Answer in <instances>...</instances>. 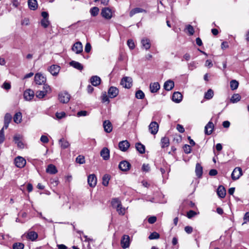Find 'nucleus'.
Returning <instances> with one entry per match:
<instances>
[{
	"label": "nucleus",
	"mask_w": 249,
	"mask_h": 249,
	"mask_svg": "<svg viewBox=\"0 0 249 249\" xmlns=\"http://www.w3.org/2000/svg\"><path fill=\"white\" fill-rule=\"evenodd\" d=\"M112 206L116 209V211L119 214L124 215L125 213V209L122 205L121 202L117 198H114L111 201Z\"/></svg>",
	"instance_id": "1"
},
{
	"label": "nucleus",
	"mask_w": 249,
	"mask_h": 249,
	"mask_svg": "<svg viewBox=\"0 0 249 249\" xmlns=\"http://www.w3.org/2000/svg\"><path fill=\"white\" fill-rule=\"evenodd\" d=\"M51 91V89L48 85H44L43 90L36 91V96L39 99L43 98L47 93H50Z\"/></svg>",
	"instance_id": "2"
},
{
	"label": "nucleus",
	"mask_w": 249,
	"mask_h": 249,
	"mask_svg": "<svg viewBox=\"0 0 249 249\" xmlns=\"http://www.w3.org/2000/svg\"><path fill=\"white\" fill-rule=\"evenodd\" d=\"M120 84L124 88L129 89L132 86V79L130 77H124L122 79Z\"/></svg>",
	"instance_id": "3"
},
{
	"label": "nucleus",
	"mask_w": 249,
	"mask_h": 249,
	"mask_svg": "<svg viewBox=\"0 0 249 249\" xmlns=\"http://www.w3.org/2000/svg\"><path fill=\"white\" fill-rule=\"evenodd\" d=\"M71 96L67 92H61L58 94L59 101L63 104H66L69 102Z\"/></svg>",
	"instance_id": "4"
},
{
	"label": "nucleus",
	"mask_w": 249,
	"mask_h": 249,
	"mask_svg": "<svg viewBox=\"0 0 249 249\" xmlns=\"http://www.w3.org/2000/svg\"><path fill=\"white\" fill-rule=\"evenodd\" d=\"M101 16L106 19H110L112 17V10L108 7L102 8L101 12Z\"/></svg>",
	"instance_id": "5"
},
{
	"label": "nucleus",
	"mask_w": 249,
	"mask_h": 249,
	"mask_svg": "<svg viewBox=\"0 0 249 249\" xmlns=\"http://www.w3.org/2000/svg\"><path fill=\"white\" fill-rule=\"evenodd\" d=\"M46 81V78L42 74L37 73L35 74V81L37 85H46L45 83Z\"/></svg>",
	"instance_id": "6"
},
{
	"label": "nucleus",
	"mask_w": 249,
	"mask_h": 249,
	"mask_svg": "<svg viewBox=\"0 0 249 249\" xmlns=\"http://www.w3.org/2000/svg\"><path fill=\"white\" fill-rule=\"evenodd\" d=\"M242 175V170L240 167H236L233 170L231 177L232 180L238 179Z\"/></svg>",
	"instance_id": "7"
},
{
	"label": "nucleus",
	"mask_w": 249,
	"mask_h": 249,
	"mask_svg": "<svg viewBox=\"0 0 249 249\" xmlns=\"http://www.w3.org/2000/svg\"><path fill=\"white\" fill-rule=\"evenodd\" d=\"M26 160L20 156H18L15 159V163L17 167L23 168L26 165Z\"/></svg>",
	"instance_id": "8"
},
{
	"label": "nucleus",
	"mask_w": 249,
	"mask_h": 249,
	"mask_svg": "<svg viewBox=\"0 0 249 249\" xmlns=\"http://www.w3.org/2000/svg\"><path fill=\"white\" fill-rule=\"evenodd\" d=\"M159 127V124L156 122H152L149 125L148 129L151 134L155 135L158 131Z\"/></svg>",
	"instance_id": "9"
},
{
	"label": "nucleus",
	"mask_w": 249,
	"mask_h": 249,
	"mask_svg": "<svg viewBox=\"0 0 249 249\" xmlns=\"http://www.w3.org/2000/svg\"><path fill=\"white\" fill-rule=\"evenodd\" d=\"M131 167L130 163L126 160H123L120 162L119 164V169L122 171H128Z\"/></svg>",
	"instance_id": "10"
},
{
	"label": "nucleus",
	"mask_w": 249,
	"mask_h": 249,
	"mask_svg": "<svg viewBox=\"0 0 249 249\" xmlns=\"http://www.w3.org/2000/svg\"><path fill=\"white\" fill-rule=\"evenodd\" d=\"M130 238L127 235H124L121 240V245L123 249H126L129 246Z\"/></svg>",
	"instance_id": "11"
},
{
	"label": "nucleus",
	"mask_w": 249,
	"mask_h": 249,
	"mask_svg": "<svg viewBox=\"0 0 249 249\" xmlns=\"http://www.w3.org/2000/svg\"><path fill=\"white\" fill-rule=\"evenodd\" d=\"M72 50L76 53H80L83 51V45L81 42L78 41L75 43L72 47Z\"/></svg>",
	"instance_id": "12"
},
{
	"label": "nucleus",
	"mask_w": 249,
	"mask_h": 249,
	"mask_svg": "<svg viewBox=\"0 0 249 249\" xmlns=\"http://www.w3.org/2000/svg\"><path fill=\"white\" fill-rule=\"evenodd\" d=\"M88 182L89 185L91 187H94L96 186L97 178L95 175L91 174L88 176Z\"/></svg>",
	"instance_id": "13"
},
{
	"label": "nucleus",
	"mask_w": 249,
	"mask_h": 249,
	"mask_svg": "<svg viewBox=\"0 0 249 249\" xmlns=\"http://www.w3.org/2000/svg\"><path fill=\"white\" fill-rule=\"evenodd\" d=\"M130 146L129 142L126 141H123L119 143V149L123 152L126 151Z\"/></svg>",
	"instance_id": "14"
},
{
	"label": "nucleus",
	"mask_w": 249,
	"mask_h": 249,
	"mask_svg": "<svg viewBox=\"0 0 249 249\" xmlns=\"http://www.w3.org/2000/svg\"><path fill=\"white\" fill-rule=\"evenodd\" d=\"M24 97L26 100H31L35 95L34 91L30 89L26 90L24 92Z\"/></svg>",
	"instance_id": "15"
},
{
	"label": "nucleus",
	"mask_w": 249,
	"mask_h": 249,
	"mask_svg": "<svg viewBox=\"0 0 249 249\" xmlns=\"http://www.w3.org/2000/svg\"><path fill=\"white\" fill-rule=\"evenodd\" d=\"M119 93L118 89L115 87H111L108 90L109 97L111 98L116 97Z\"/></svg>",
	"instance_id": "16"
},
{
	"label": "nucleus",
	"mask_w": 249,
	"mask_h": 249,
	"mask_svg": "<svg viewBox=\"0 0 249 249\" xmlns=\"http://www.w3.org/2000/svg\"><path fill=\"white\" fill-rule=\"evenodd\" d=\"M214 128L213 124L210 121L205 126V133L206 135H209L211 134Z\"/></svg>",
	"instance_id": "17"
},
{
	"label": "nucleus",
	"mask_w": 249,
	"mask_h": 249,
	"mask_svg": "<svg viewBox=\"0 0 249 249\" xmlns=\"http://www.w3.org/2000/svg\"><path fill=\"white\" fill-rule=\"evenodd\" d=\"M60 71V67L56 65H53L50 67L49 71L53 76H56Z\"/></svg>",
	"instance_id": "18"
},
{
	"label": "nucleus",
	"mask_w": 249,
	"mask_h": 249,
	"mask_svg": "<svg viewBox=\"0 0 249 249\" xmlns=\"http://www.w3.org/2000/svg\"><path fill=\"white\" fill-rule=\"evenodd\" d=\"M182 100V95L181 93L179 92H175L172 96V100L176 103H179Z\"/></svg>",
	"instance_id": "19"
},
{
	"label": "nucleus",
	"mask_w": 249,
	"mask_h": 249,
	"mask_svg": "<svg viewBox=\"0 0 249 249\" xmlns=\"http://www.w3.org/2000/svg\"><path fill=\"white\" fill-rule=\"evenodd\" d=\"M104 130L107 133H110L112 131V126L110 122L108 120H106L103 123Z\"/></svg>",
	"instance_id": "20"
},
{
	"label": "nucleus",
	"mask_w": 249,
	"mask_h": 249,
	"mask_svg": "<svg viewBox=\"0 0 249 249\" xmlns=\"http://www.w3.org/2000/svg\"><path fill=\"white\" fill-rule=\"evenodd\" d=\"M100 155L104 160H107L109 158V150L107 148L104 147L101 151Z\"/></svg>",
	"instance_id": "21"
},
{
	"label": "nucleus",
	"mask_w": 249,
	"mask_h": 249,
	"mask_svg": "<svg viewBox=\"0 0 249 249\" xmlns=\"http://www.w3.org/2000/svg\"><path fill=\"white\" fill-rule=\"evenodd\" d=\"M141 44L143 49L148 50L151 47L150 41L147 38H143L141 40Z\"/></svg>",
	"instance_id": "22"
},
{
	"label": "nucleus",
	"mask_w": 249,
	"mask_h": 249,
	"mask_svg": "<svg viewBox=\"0 0 249 249\" xmlns=\"http://www.w3.org/2000/svg\"><path fill=\"white\" fill-rule=\"evenodd\" d=\"M160 89V85L158 82H154L150 85V89L152 93L157 92Z\"/></svg>",
	"instance_id": "23"
},
{
	"label": "nucleus",
	"mask_w": 249,
	"mask_h": 249,
	"mask_svg": "<svg viewBox=\"0 0 249 249\" xmlns=\"http://www.w3.org/2000/svg\"><path fill=\"white\" fill-rule=\"evenodd\" d=\"M46 171L47 173L50 174H55L57 173V170L56 167L54 165L50 164L48 165L47 168H46Z\"/></svg>",
	"instance_id": "24"
},
{
	"label": "nucleus",
	"mask_w": 249,
	"mask_h": 249,
	"mask_svg": "<svg viewBox=\"0 0 249 249\" xmlns=\"http://www.w3.org/2000/svg\"><path fill=\"white\" fill-rule=\"evenodd\" d=\"M164 89L168 91L171 90L174 87V83L173 81L169 80L164 84Z\"/></svg>",
	"instance_id": "25"
},
{
	"label": "nucleus",
	"mask_w": 249,
	"mask_h": 249,
	"mask_svg": "<svg viewBox=\"0 0 249 249\" xmlns=\"http://www.w3.org/2000/svg\"><path fill=\"white\" fill-rule=\"evenodd\" d=\"M90 82L94 86H97L101 83V78L98 76H92L90 78Z\"/></svg>",
	"instance_id": "26"
},
{
	"label": "nucleus",
	"mask_w": 249,
	"mask_h": 249,
	"mask_svg": "<svg viewBox=\"0 0 249 249\" xmlns=\"http://www.w3.org/2000/svg\"><path fill=\"white\" fill-rule=\"evenodd\" d=\"M195 172L198 178H200L201 177L203 173V168L199 163H197L196 164Z\"/></svg>",
	"instance_id": "27"
},
{
	"label": "nucleus",
	"mask_w": 249,
	"mask_h": 249,
	"mask_svg": "<svg viewBox=\"0 0 249 249\" xmlns=\"http://www.w3.org/2000/svg\"><path fill=\"white\" fill-rule=\"evenodd\" d=\"M217 195L220 198H224L226 195V190L222 186H219L217 190Z\"/></svg>",
	"instance_id": "28"
},
{
	"label": "nucleus",
	"mask_w": 249,
	"mask_h": 249,
	"mask_svg": "<svg viewBox=\"0 0 249 249\" xmlns=\"http://www.w3.org/2000/svg\"><path fill=\"white\" fill-rule=\"evenodd\" d=\"M20 136L19 135H16L14 137V141L17 144L18 147L20 148L24 147V144L23 142L20 141Z\"/></svg>",
	"instance_id": "29"
},
{
	"label": "nucleus",
	"mask_w": 249,
	"mask_h": 249,
	"mask_svg": "<svg viewBox=\"0 0 249 249\" xmlns=\"http://www.w3.org/2000/svg\"><path fill=\"white\" fill-rule=\"evenodd\" d=\"M28 4L29 8L32 10H35L37 7V2L36 0H28Z\"/></svg>",
	"instance_id": "30"
},
{
	"label": "nucleus",
	"mask_w": 249,
	"mask_h": 249,
	"mask_svg": "<svg viewBox=\"0 0 249 249\" xmlns=\"http://www.w3.org/2000/svg\"><path fill=\"white\" fill-rule=\"evenodd\" d=\"M70 66L73 67L76 69H77L78 70H82L83 69V67L82 65L80 63L78 62L75 61H71L70 63Z\"/></svg>",
	"instance_id": "31"
},
{
	"label": "nucleus",
	"mask_w": 249,
	"mask_h": 249,
	"mask_svg": "<svg viewBox=\"0 0 249 249\" xmlns=\"http://www.w3.org/2000/svg\"><path fill=\"white\" fill-rule=\"evenodd\" d=\"M59 144L60 146L63 149H66L70 146L69 142L64 138H62L59 141Z\"/></svg>",
	"instance_id": "32"
},
{
	"label": "nucleus",
	"mask_w": 249,
	"mask_h": 249,
	"mask_svg": "<svg viewBox=\"0 0 249 249\" xmlns=\"http://www.w3.org/2000/svg\"><path fill=\"white\" fill-rule=\"evenodd\" d=\"M38 237L37 233L34 231H29L27 233V237L31 241H35Z\"/></svg>",
	"instance_id": "33"
},
{
	"label": "nucleus",
	"mask_w": 249,
	"mask_h": 249,
	"mask_svg": "<svg viewBox=\"0 0 249 249\" xmlns=\"http://www.w3.org/2000/svg\"><path fill=\"white\" fill-rule=\"evenodd\" d=\"M137 150L141 154H143L145 152V146L140 142L136 143L135 145Z\"/></svg>",
	"instance_id": "34"
},
{
	"label": "nucleus",
	"mask_w": 249,
	"mask_h": 249,
	"mask_svg": "<svg viewBox=\"0 0 249 249\" xmlns=\"http://www.w3.org/2000/svg\"><path fill=\"white\" fill-rule=\"evenodd\" d=\"M146 12V11L141 8H135L131 10L129 16L131 17L135 14L139 13Z\"/></svg>",
	"instance_id": "35"
},
{
	"label": "nucleus",
	"mask_w": 249,
	"mask_h": 249,
	"mask_svg": "<svg viewBox=\"0 0 249 249\" xmlns=\"http://www.w3.org/2000/svg\"><path fill=\"white\" fill-rule=\"evenodd\" d=\"M14 121L16 124H19L22 120V114L21 112H17L13 118Z\"/></svg>",
	"instance_id": "36"
},
{
	"label": "nucleus",
	"mask_w": 249,
	"mask_h": 249,
	"mask_svg": "<svg viewBox=\"0 0 249 249\" xmlns=\"http://www.w3.org/2000/svg\"><path fill=\"white\" fill-rule=\"evenodd\" d=\"M160 143L162 148L168 147L169 145V140L168 138L166 137L162 138L161 139Z\"/></svg>",
	"instance_id": "37"
},
{
	"label": "nucleus",
	"mask_w": 249,
	"mask_h": 249,
	"mask_svg": "<svg viewBox=\"0 0 249 249\" xmlns=\"http://www.w3.org/2000/svg\"><path fill=\"white\" fill-rule=\"evenodd\" d=\"M239 86V83L236 80H232L230 82V87L231 90L236 89Z\"/></svg>",
	"instance_id": "38"
},
{
	"label": "nucleus",
	"mask_w": 249,
	"mask_h": 249,
	"mask_svg": "<svg viewBox=\"0 0 249 249\" xmlns=\"http://www.w3.org/2000/svg\"><path fill=\"white\" fill-rule=\"evenodd\" d=\"M213 91L212 89H209L205 93L204 98L207 100H210L213 98Z\"/></svg>",
	"instance_id": "39"
},
{
	"label": "nucleus",
	"mask_w": 249,
	"mask_h": 249,
	"mask_svg": "<svg viewBox=\"0 0 249 249\" xmlns=\"http://www.w3.org/2000/svg\"><path fill=\"white\" fill-rule=\"evenodd\" d=\"M99 9L97 7H93L90 10V13L93 17H96L98 15Z\"/></svg>",
	"instance_id": "40"
},
{
	"label": "nucleus",
	"mask_w": 249,
	"mask_h": 249,
	"mask_svg": "<svg viewBox=\"0 0 249 249\" xmlns=\"http://www.w3.org/2000/svg\"><path fill=\"white\" fill-rule=\"evenodd\" d=\"M240 99V96L238 94H234L232 96L231 101L232 103H235L239 101Z\"/></svg>",
	"instance_id": "41"
},
{
	"label": "nucleus",
	"mask_w": 249,
	"mask_h": 249,
	"mask_svg": "<svg viewBox=\"0 0 249 249\" xmlns=\"http://www.w3.org/2000/svg\"><path fill=\"white\" fill-rule=\"evenodd\" d=\"M144 93L141 90H138L135 93V97L137 99H142L144 97Z\"/></svg>",
	"instance_id": "42"
},
{
	"label": "nucleus",
	"mask_w": 249,
	"mask_h": 249,
	"mask_svg": "<svg viewBox=\"0 0 249 249\" xmlns=\"http://www.w3.org/2000/svg\"><path fill=\"white\" fill-rule=\"evenodd\" d=\"M76 162L80 164H84L85 162L84 156L83 155H79L76 158Z\"/></svg>",
	"instance_id": "43"
},
{
	"label": "nucleus",
	"mask_w": 249,
	"mask_h": 249,
	"mask_svg": "<svg viewBox=\"0 0 249 249\" xmlns=\"http://www.w3.org/2000/svg\"><path fill=\"white\" fill-rule=\"evenodd\" d=\"M110 179L109 176L108 175H105L103 177V184L107 186L108 184L109 180Z\"/></svg>",
	"instance_id": "44"
},
{
	"label": "nucleus",
	"mask_w": 249,
	"mask_h": 249,
	"mask_svg": "<svg viewBox=\"0 0 249 249\" xmlns=\"http://www.w3.org/2000/svg\"><path fill=\"white\" fill-rule=\"evenodd\" d=\"M12 120V116L10 113H7L4 116V123L10 124Z\"/></svg>",
	"instance_id": "45"
},
{
	"label": "nucleus",
	"mask_w": 249,
	"mask_h": 249,
	"mask_svg": "<svg viewBox=\"0 0 249 249\" xmlns=\"http://www.w3.org/2000/svg\"><path fill=\"white\" fill-rule=\"evenodd\" d=\"M24 245L21 243H16L13 245V249H23Z\"/></svg>",
	"instance_id": "46"
},
{
	"label": "nucleus",
	"mask_w": 249,
	"mask_h": 249,
	"mask_svg": "<svg viewBox=\"0 0 249 249\" xmlns=\"http://www.w3.org/2000/svg\"><path fill=\"white\" fill-rule=\"evenodd\" d=\"M160 234L157 232H153L149 236V239L150 240L157 239L159 238Z\"/></svg>",
	"instance_id": "47"
},
{
	"label": "nucleus",
	"mask_w": 249,
	"mask_h": 249,
	"mask_svg": "<svg viewBox=\"0 0 249 249\" xmlns=\"http://www.w3.org/2000/svg\"><path fill=\"white\" fill-rule=\"evenodd\" d=\"M186 29L187 30L189 35L192 36L194 34V29L192 26L191 25H188L186 26Z\"/></svg>",
	"instance_id": "48"
},
{
	"label": "nucleus",
	"mask_w": 249,
	"mask_h": 249,
	"mask_svg": "<svg viewBox=\"0 0 249 249\" xmlns=\"http://www.w3.org/2000/svg\"><path fill=\"white\" fill-rule=\"evenodd\" d=\"M101 100L103 103L107 102V103H108L109 102V100L106 92L102 93V95L101 96Z\"/></svg>",
	"instance_id": "49"
},
{
	"label": "nucleus",
	"mask_w": 249,
	"mask_h": 249,
	"mask_svg": "<svg viewBox=\"0 0 249 249\" xmlns=\"http://www.w3.org/2000/svg\"><path fill=\"white\" fill-rule=\"evenodd\" d=\"M50 24L48 19H42L41 21V25L45 28L48 27Z\"/></svg>",
	"instance_id": "50"
},
{
	"label": "nucleus",
	"mask_w": 249,
	"mask_h": 249,
	"mask_svg": "<svg viewBox=\"0 0 249 249\" xmlns=\"http://www.w3.org/2000/svg\"><path fill=\"white\" fill-rule=\"evenodd\" d=\"M1 88L6 90L10 89L11 88L10 83L4 82L1 86Z\"/></svg>",
	"instance_id": "51"
},
{
	"label": "nucleus",
	"mask_w": 249,
	"mask_h": 249,
	"mask_svg": "<svg viewBox=\"0 0 249 249\" xmlns=\"http://www.w3.org/2000/svg\"><path fill=\"white\" fill-rule=\"evenodd\" d=\"M55 116H56V117L57 118V119H61L65 117L66 113H65V112H64L63 111L61 112H56L55 114Z\"/></svg>",
	"instance_id": "52"
},
{
	"label": "nucleus",
	"mask_w": 249,
	"mask_h": 249,
	"mask_svg": "<svg viewBox=\"0 0 249 249\" xmlns=\"http://www.w3.org/2000/svg\"><path fill=\"white\" fill-rule=\"evenodd\" d=\"M127 45L129 48L132 50L135 48V44L134 41L132 39H128L127 42Z\"/></svg>",
	"instance_id": "53"
},
{
	"label": "nucleus",
	"mask_w": 249,
	"mask_h": 249,
	"mask_svg": "<svg viewBox=\"0 0 249 249\" xmlns=\"http://www.w3.org/2000/svg\"><path fill=\"white\" fill-rule=\"evenodd\" d=\"M183 150L186 154H189L191 152V146L188 144H185L183 147Z\"/></svg>",
	"instance_id": "54"
},
{
	"label": "nucleus",
	"mask_w": 249,
	"mask_h": 249,
	"mask_svg": "<svg viewBox=\"0 0 249 249\" xmlns=\"http://www.w3.org/2000/svg\"><path fill=\"white\" fill-rule=\"evenodd\" d=\"M88 115V112L85 110L80 111L77 112V115L78 117L86 116Z\"/></svg>",
	"instance_id": "55"
},
{
	"label": "nucleus",
	"mask_w": 249,
	"mask_h": 249,
	"mask_svg": "<svg viewBox=\"0 0 249 249\" xmlns=\"http://www.w3.org/2000/svg\"><path fill=\"white\" fill-rule=\"evenodd\" d=\"M5 140L4 132L3 130L0 131V143H2Z\"/></svg>",
	"instance_id": "56"
},
{
	"label": "nucleus",
	"mask_w": 249,
	"mask_h": 249,
	"mask_svg": "<svg viewBox=\"0 0 249 249\" xmlns=\"http://www.w3.org/2000/svg\"><path fill=\"white\" fill-rule=\"evenodd\" d=\"M40 141L43 143H47L49 142V139L47 136L42 135L40 138Z\"/></svg>",
	"instance_id": "57"
},
{
	"label": "nucleus",
	"mask_w": 249,
	"mask_h": 249,
	"mask_svg": "<svg viewBox=\"0 0 249 249\" xmlns=\"http://www.w3.org/2000/svg\"><path fill=\"white\" fill-rule=\"evenodd\" d=\"M157 220V217L155 216H152L148 218V222L150 224H153Z\"/></svg>",
	"instance_id": "58"
},
{
	"label": "nucleus",
	"mask_w": 249,
	"mask_h": 249,
	"mask_svg": "<svg viewBox=\"0 0 249 249\" xmlns=\"http://www.w3.org/2000/svg\"><path fill=\"white\" fill-rule=\"evenodd\" d=\"M196 214V213L195 211H194L193 210H190L187 213V215L189 218H191L193 217V216H194Z\"/></svg>",
	"instance_id": "59"
},
{
	"label": "nucleus",
	"mask_w": 249,
	"mask_h": 249,
	"mask_svg": "<svg viewBox=\"0 0 249 249\" xmlns=\"http://www.w3.org/2000/svg\"><path fill=\"white\" fill-rule=\"evenodd\" d=\"M143 171L148 172L150 170V167L148 164H143L142 166Z\"/></svg>",
	"instance_id": "60"
},
{
	"label": "nucleus",
	"mask_w": 249,
	"mask_h": 249,
	"mask_svg": "<svg viewBox=\"0 0 249 249\" xmlns=\"http://www.w3.org/2000/svg\"><path fill=\"white\" fill-rule=\"evenodd\" d=\"M243 219L244 222L243 223V224L249 221V212H247L245 213Z\"/></svg>",
	"instance_id": "61"
},
{
	"label": "nucleus",
	"mask_w": 249,
	"mask_h": 249,
	"mask_svg": "<svg viewBox=\"0 0 249 249\" xmlns=\"http://www.w3.org/2000/svg\"><path fill=\"white\" fill-rule=\"evenodd\" d=\"M177 129L180 133H183L185 131L184 127L181 124H178L177 125Z\"/></svg>",
	"instance_id": "62"
},
{
	"label": "nucleus",
	"mask_w": 249,
	"mask_h": 249,
	"mask_svg": "<svg viewBox=\"0 0 249 249\" xmlns=\"http://www.w3.org/2000/svg\"><path fill=\"white\" fill-rule=\"evenodd\" d=\"M91 47L89 43H87L86 44L85 47V51L86 53H89L90 51Z\"/></svg>",
	"instance_id": "63"
},
{
	"label": "nucleus",
	"mask_w": 249,
	"mask_h": 249,
	"mask_svg": "<svg viewBox=\"0 0 249 249\" xmlns=\"http://www.w3.org/2000/svg\"><path fill=\"white\" fill-rule=\"evenodd\" d=\"M185 231L187 233H191L193 231V228L190 226H186L184 228Z\"/></svg>",
	"instance_id": "64"
}]
</instances>
